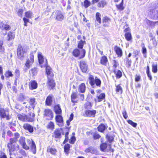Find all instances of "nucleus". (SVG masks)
<instances>
[{"label":"nucleus","instance_id":"7","mask_svg":"<svg viewBox=\"0 0 158 158\" xmlns=\"http://www.w3.org/2000/svg\"><path fill=\"white\" fill-rule=\"evenodd\" d=\"M44 116L46 119L51 120L53 117V114L51 110L49 109H45L44 111Z\"/></svg>","mask_w":158,"mask_h":158},{"label":"nucleus","instance_id":"58","mask_svg":"<svg viewBox=\"0 0 158 158\" xmlns=\"http://www.w3.org/2000/svg\"><path fill=\"white\" fill-rule=\"evenodd\" d=\"M139 51L137 50H134L133 51V56L134 57H136V56L138 54Z\"/></svg>","mask_w":158,"mask_h":158},{"label":"nucleus","instance_id":"32","mask_svg":"<svg viewBox=\"0 0 158 158\" xmlns=\"http://www.w3.org/2000/svg\"><path fill=\"white\" fill-rule=\"evenodd\" d=\"M107 61V58L106 56H103L102 57L101 59V63L102 64L105 65Z\"/></svg>","mask_w":158,"mask_h":158},{"label":"nucleus","instance_id":"3","mask_svg":"<svg viewBox=\"0 0 158 158\" xmlns=\"http://www.w3.org/2000/svg\"><path fill=\"white\" fill-rule=\"evenodd\" d=\"M27 51V49L23 48L21 44H19L17 50V55L19 59L21 60H23L24 58V54Z\"/></svg>","mask_w":158,"mask_h":158},{"label":"nucleus","instance_id":"51","mask_svg":"<svg viewBox=\"0 0 158 158\" xmlns=\"http://www.w3.org/2000/svg\"><path fill=\"white\" fill-rule=\"evenodd\" d=\"M142 52L143 54L144 57L145 58L146 57L147 50L146 48L144 47V46H143L142 47Z\"/></svg>","mask_w":158,"mask_h":158},{"label":"nucleus","instance_id":"39","mask_svg":"<svg viewBox=\"0 0 158 158\" xmlns=\"http://www.w3.org/2000/svg\"><path fill=\"white\" fill-rule=\"evenodd\" d=\"M85 43V41H83L82 40H80L78 43V47L79 48L83 49L84 44Z\"/></svg>","mask_w":158,"mask_h":158},{"label":"nucleus","instance_id":"55","mask_svg":"<svg viewBox=\"0 0 158 158\" xmlns=\"http://www.w3.org/2000/svg\"><path fill=\"white\" fill-rule=\"evenodd\" d=\"M3 44V41H0V52H3L4 50V48L2 46Z\"/></svg>","mask_w":158,"mask_h":158},{"label":"nucleus","instance_id":"44","mask_svg":"<svg viewBox=\"0 0 158 158\" xmlns=\"http://www.w3.org/2000/svg\"><path fill=\"white\" fill-rule=\"evenodd\" d=\"M25 16L26 18H31L32 15V13L30 11H28L25 13Z\"/></svg>","mask_w":158,"mask_h":158},{"label":"nucleus","instance_id":"16","mask_svg":"<svg viewBox=\"0 0 158 158\" xmlns=\"http://www.w3.org/2000/svg\"><path fill=\"white\" fill-rule=\"evenodd\" d=\"M56 120L59 126L62 127L63 126V121L62 116L60 115H56Z\"/></svg>","mask_w":158,"mask_h":158},{"label":"nucleus","instance_id":"52","mask_svg":"<svg viewBox=\"0 0 158 158\" xmlns=\"http://www.w3.org/2000/svg\"><path fill=\"white\" fill-rule=\"evenodd\" d=\"M91 107V103L90 102H87L85 104V109H90Z\"/></svg>","mask_w":158,"mask_h":158},{"label":"nucleus","instance_id":"60","mask_svg":"<svg viewBox=\"0 0 158 158\" xmlns=\"http://www.w3.org/2000/svg\"><path fill=\"white\" fill-rule=\"evenodd\" d=\"M31 61L34 62V55L33 53H31L30 55V59H29Z\"/></svg>","mask_w":158,"mask_h":158},{"label":"nucleus","instance_id":"11","mask_svg":"<svg viewBox=\"0 0 158 158\" xmlns=\"http://www.w3.org/2000/svg\"><path fill=\"white\" fill-rule=\"evenodd\" d=\"M80 67L82 71L85 73L88 69V65L84 61L80 62Z\"/></svg>","mask_w":158,"mask_h":158},{"label":"nucleus","instance_id":"38","mask_svg":"<svg viewBox=\"0 0 158 158\" xmlns=\"http://www.w3.org/2000/svg\"><path fill=\"white\" fill-rule=\"evenodd\" d=\"M101 14L99 12H97L96 14V20L97 22H98L99 23H101Z\"/></svg>","mask_w":158,"mask_h":158},{"label":"nucleus","instance_id":"15","mask_svg":"<svg viewBox=\"0 0 158 158\" xmlns=\"http://www.w3.org/2000/svg\"><path fill=\"white\" fill-rule=\"evenodd\" d=\"M27 143L31 144V150L34 154H35L36 152V147L35 142L32 140H27Z\"/></svg>","mask_w":158,"mask_h":158},{"label":"nucleus","instance_id":"62","mask_svg":"<svg viewBox=\"0 0 158 158\" xmlns=\"http://www.w3.org/2000/svg\"><path fill=\"white\" fill-rule=\"evenodd\" d=\"M140 79V76L138 75H136L135 77V81L136 82H137L139 81Z\"/></svg>","mask_w":158,"mask_h":158},{"label":"nucleus","instance_id":"57","mask_svg":"<svg viewBox=\"0 0 158 158\" xmlns=\"http://www.w3.org/2000/svg\"><path fill=\"white\" fill-rule=\"evenodd\" d=\"M23 20L24 21V25L25 26H27V23L28 22H29V19L26 18H23Z\"/></svg>","mask_w":158,"mask_h":158},{"label":"nucleus","instance_id":"1","mask_svg":"<svg viewBox=\"0 0 158 158\" xmlns=\"http://www.w3.org/2000/svg\"><path fill=\"white\" fill-rule=\"evenodd\" d=\"M107 140L105 143H102L100 146L101 150L104 152L111 151L113 152L114 150L111 148L110 143L114 141V139H106Z\"/></svg>","mask_w":158,"mask_h":158},{"label":"nucleus","instance_id":"25","mask_svg":"<svg viewBox=\"0 0 158 158\" xmlns=\"http://www.w3.org/2000/svg\"><path fill=\"white\" fill-rule=\"evenodd\" d=\"M77 93L73 92L71 96L72 102L73 103H76L77 102V100H76V99L77 98Z\"/></svg>","mask_w":158,"mask_h":158},{"label":"nucleus","instance_id":"63","mask_svg":"<svg viewBox=\"0 0 158 158\" xmlns=\"http://www.w3.org/2000/svg\"><path fill=\"white\" fill-rule=\"evenodd\" d=\"M114 64L113 65V67L114 69H115L117 66L118 65V63L115 60H114L113 61Z\"/></svg>","mask_w":158,"mask_h":158},{"label":"nucleus","instance_id":"14","mask_svg":"<svg viewBox=\"0 0 158 158\" xmlns=\"http://www.w3.org/2000/svg\"><path fill=\"white\" fill-rule=\"evenodd\" d=\"M56 19L57 21H61L64 19V16L62 12L60 11L57 10L55 12Z\"/></svg>","mask_w":158,"mask_h":158},{"label":"nucleus","instance_id":"54","mask_svg":"<svg viewBox=\"0 0 158 158\" xmlns=\"http://www.w3.org/2000/svg\"><path fill=\"white\" fill-rule=\"evenodd\" d=\"M122 76V73L120 70H118L116 73V77L117 78H119Z\"/></svg>","mask_w":158,"mask_h":158},{"label":"nucleus","instance_id":"36","mask_svg":"<svg viewBox=\"0 0 158 158\" xmlns=\"http://www.w3.org/2000/svg\"><path fill=\"white\" fill-rule=\"evenodd\" d=\"M48 85L51 87L52 89L55 86V83H54V81L52 79H49L48 77Z\"/></svg>","mask_w":158,"mask_h":158},{"label":"nucleus","instance_id":"47","mask_svg":"<svg viewBox=\"0 0 158 158\" xmlns=\"http://www.w3.org/2000/svg\"><path fill=\"white\" fill-rule=\"evenodd\" d=\"M128 123L134 127H135L137 126V124L136 123L133 122L131 120H128L127 121Z\"/></svg>","mask_w":158,"mask_h":158},{"label":"nucleus","instance_id":"12","mask_svg":"<svg viewBox=\"0 0 158 158\" xmlns=\"http://www.w3.org/2000/svg\"><path fill=\"white\" fill-rule=\"evenodd\" d=\"M38 85L35 80H31L29 82V86L31 90H33L36 89Z\"/></svg>","mask_w":158,"mask_h":158},{"label":"nucleus","instance_id":"6","mask_svg":"<svg viewBox=\"0 0 158 158\" xmlns=\"http://www.w3.org/2000/svg\"><path fill=\"white\" fill-rule=\"evenodd\" d=\"M28 101L29 105L25 106L26 108H28L30 110H34L35 107V106L37 104V102L35 101V99L33 98H30Z\"/></svg>","mask_w":158,"mask_h":158},{"label":"nucleus","instance_id":"13","mask_svg":"<svg viewBox=\"0 0 158 158\" xmlns=\"http://www.w3.org/2000/svg\"><path fill=\"white\" fill-rule=\"evenodd\" d=\"M23 128L26 130H27L29 132L32 133L34 131V127L27 123H25L23 124Z\"/></svg>","mask_w":158,"mask_h":158},{"label":"nucleus","instance_id":"5","mask_svg":"<svg viewBox=\"0 0 158 158\" xmlns=\"http://www.w3.org/2000/svg\"><path fill=\"white\" fill-rule=\"evenodd\" d=\"M0 116L2 118H6L7 120L10 119L9 109L7 108H0Z\"/></svg>","mask_w":158,"mask_h":158},{"label":"nucleus","instance_id":"34","mask_svg":"<svg viewBox=\"0 0 158 158\" xmlns=\"http://www.w3.org/2000/svg\"><path fill=\"white\" fill-rule=\"evenodd\" d=\"M105 94L104 93L101 94L99 96H98V101L100 102L105 99Z\"/></svg>","mask_w":158,"mask_h":158},{"label":"nucleus","instance_id":"43","mask_svg":"<svg viewBox=\"0 0 158 158\" xmlns=\"http://www.w3.org/2000/svg\"><path fill=\"white\" fill-rule=\"evenodd\" d=\"M123 0H122L121 2L118 5L116 6L117 7L121 10H123L124 9L123 6Z\"/></svg>","mask_w":158,"mask_h":158},{"label":"nucleus","instance_id":"30","mask_svg":"<svg viewBox=\"0 0 158 158\" xmlns=\"http://www.w3.org/2000/svg\"><path fill=\"white\" fill-rule=\"evenodd\" d=\"M125 37L126 39L128 41H132V37L131 33L129 32H126L125 34Z\"/></svg>","mask_w":158,"mask_h":158},{"label":"nucleus","instance_id":"61","mask_svg":"<svg viewBox=\"0 0 158 158\" xmlns=\"http://www.w3.org/2000/svg\"><path fill=\"white\" fill-rule=\"evenodd\" d=\"M0 158H7L6 156L4 153L1 152H0Z\"/></svg>","mask_w":158,"mask_h":158},{"label":"nucleus","instance_id":"37","mask_svg":"<svg viewBox=\"0 0 158 158\" xmlns=\"http://www.w3.org/2000/svg\"><path fill=\"white\" fill-rule=\"evenodd\" d=\"M33 62L31 61L29 59H28L25 64V66L27 68V69H29L30 68V66Z\"/></svg>","mask_w":158,"mask_h":158},{"label":"nucleus","instance_id":"2","mask_svg":"<svg viewBox=\"0 0 158 158\" xmlns=\"http://www.w3.org/2000/svg\"><path fill=\"white\" fill-rule=\"evenodd\" d=\"M89 82L91 86L95 88L96 86L100 87L101 84V80L97 77H94L92 75H90L89 77Z\"/></svg>","mask_w":158,"mask_h":158},{"label":"nucleus","instance_id":"46","mask_svg":"<svg viewBox=\"0 0 158 158\" xmlns=\"http://www.w3.org/2000/svg\"><path fill=\"white\" fill-rule=\"evenodd\" d=\"M6 77H12L13 75L12 72L10 71H6L5 74Z\"/></svg>","mask_w":158,"mask_h":158},{"label":"nucleus","instance_id":"4","mask_svg":"<svg viewBox=\"0 0 158 158\" xmlns=\"http://www.w3.org/2000/svg\"><path fill=\"white\" fill-rule=\"evenodd\" d=\"M86 51L85 49H82L80 51L77 48L74 49L73 52V55L75 57H79L80 59L83 58L85 54Z\"/></svg>","mask_w":158,"mask_h":158},{"label":"nucleus","instance_id":"23","mask_svg":"<svg viewBox=\"0 0 158 158\" xmlns=\"http://www.w3.org/2000/svg\"><path fill=\"white\" fill-rule=\"evenodd\" d=\"M107 127L103 124H101L98 127V131L100 132H103L107 128Z\"/></svg>","mask_w":158,"mask_h":158},{"label":"nucleus","instance_id":"27","mask_svg":"<svg viewBox=\"0 0 158 158\" xmlns=\"http://www.w3.org/2000/svg\"><path fill=\"white\" fill-rule=\"evenodd\" d=\"M0 28L2 30H10V27L8 24L1 23L0 26Z\"/></svg>","mask_w":158,"mask_h":158},{"label":"nucleus","instance_id":"53","mask_svg":"<svg viewBox=\"0 0 158 158\" xmlns=\"http://www.w3.org/2000/svg\"><path fill=\"white\" fill-rule=\"evenodd\" d=\"M23 9H19L17 11V14L18 15L21 17H22V15L23 13Z\"/></svg>","mask_w":158,"mask_h":158},{"label":"nucleus","instance_id":"45","mask_svg":"<svg viewBox=\"0 0 158 158\" xmlns=\"http://www.w3.org/2000/svg\"><path fill=\"white\" fill-rule=\"evenodd\" d=\"M125 61H126V63L127 64L128 67H130L131 66V59L128 57H126L125 59Z\"/></svg>","mask_w":158,"mask_h":158},{"label":"nucleus","instance_id":"21","mask_svg":"<svg viewBox=\"0 0 158 158\" xmlns=\"http://www.w3.org/2000/svg\"><path fill=\"white\" fill-rule=\"evenodd\" d=\"M19 142L24 149L26 150H28L29 149V147L25 143V139H20L19 140Z\"/></svg>","mask_w":158,"mask_h":158},{"label":"nucleus","instance_id":"59","mask_svg":"<svg viewBox=\"0 0 158 158\" xmlns=\"http://www.w3.org/2000/svg\"><path fill=\"white\" fill-rule=\"evenodd\" d=\"M19 152L24 156H26V153L25 151L21 149L19 151Z\"/></svg>","mask_w":158,"mask_h":158},{"label":"nucleus","instance_id":"64","mask_svg":"<svg viewBox=\"0 0 158 158\" xmlns=\"http://www.w3.org/2000/svg\"><path fill=\"white\" fill-rule=\"evenodd\" d=\"M109 20L110 19L109 18H108L107 17H105L104 18L102 21L103 23H106L108 22Z\"/></svg>","mask_w":158,"mask_h":158},{"label":"nucleus","instance_id":"17","mask_svg":"<svg viewBox=\"0 0 158 158\" xmlns=\"http://www.w3.org/2000/svg\"><path fill=\"white\" fill-rule=\"evenodd\" d=\"M62 132V130L61 128H59L56 129L54 131V134L55 135V138H60Z\"/></svg>","mask_w":158,"mask_h":158},{"label":"nucleus","instance_id":"28","mask_svg":"<svg viewBox=\"0 0 158 158\" xmlns=\"http://www.w3.org/2000/svg\"><path fill=\"white\" fill-rule=\"evenodd\" d=\"M54 111L56 114H60L61 113V110L59 105L55 106L54 108Z\"/></svg>","mask_w":158,"mask_h":158},{"label":"nucleus","instance_id":"50","mask_svg":"<svg viewBox=\"0 0 158 158\" xmlns=\"http://www.w3.org/2000/svg\"><path fill=\"white\" fill-rule=\"evenodd\" d=\"M17 117L19 120L23 121H25V115L23 116L20 114H19L17 115Z\"/></svg>","mask_w":158,"mask_h":158},{"label":"nucleus","instance_id":"8","mask_svg":"<svg viewBox=\"0 0 158 158\" xmlns=\"http://www.w3.org/2000/svg\"><path fill=\"white\" fill-rule=\"evenodd\" d=\"M17 140V139H10V142L8 144V147L10 150H14L15 147L18 146L16 143Z\"/></svg>","mask_w":158,"mask_h":158},{"label":"nucleus","instance_id":"29","mask_svg":"<svg viewBox=\"0 0 158 158\" xmlns=\"http://www.w3.org/2000/svg\"><path fill=\"white\" fill-rule=\"evenodd\" d=\"M25 100L28 101V98L23 95L22 94H20L18 98V100L20 101L23 102Z\"/></svg>","mask_w":158,"mask_h":158},{"label":"nucleus","instance_id":"10","mask_svg":"<svg viewBox=\"0 0 158 158\" xmlns=\"http://www.w3.org/2000/svg\"><path fill=\"white\" fill-rule=\"evenodd\" d=\"M85 113L87 117H94L96 113V111L93 110H87L85 111Z\"/></svg>","mask_w":158,"mask_h":158},{"label":"nucleus","instance_id":"48","mask_svg":"<svg viewBox=\"0 0 158 158\" xmlns=\"http://www.w3.org/2000/svg\"><path fill=\"white\" fill-rule=\"evenodd\" d=\"M84 6L85 8H88L89 6L90 5V2L88 0H85L84 2Z\"/></svg>","mask_w":158,"mask_h":158},{"label":"nucleus","instance_id":"33","mask_svg":"<svg viewBox=\"0 0 158 158\" xmlns=\"http://www.w3.org/2000/svg\"><path fill=\"white\" fill-rule=\"evenodd\" d=\"M15 37V35L13 33L11 32V31H9L7 35V40L8 41H9L10 40H12L13 39H14Z\"/></svg>","mask_w":158,"mask_h":158},{"label":"nucleus","instance_id":"35","mask_svg":"<svg viewBox=\"0 0 158 158\" xmlns=\"http://www.w3.org/2000/svg\"><path fill=\"white\" fill-rule=\"evenodd\" d=\"M70 145L69 144H66L64 146V151L67 155L69 154V152L70 150Z\"/></svg>","mask_w":158,"mask_h":158},{"label":"nucleus","instance_id":"56","mask_svg":"<svg viewBox=\"0 0 158 158\" xmlns=\"http://www.w3.org/2000/svg\"><path fill=\"white\" fill-rule=\"evenodd\" d=\"M94 138H99L101 137L100 135L97 132H95L93 134Z\"/></svg>","mask_w":158,"mask_h":158},{"label":"nucleus","instance_id":"49","mask_svg":"<svg viewBox=\"0 0 158 158\" xmlns=\"http://www.w3.org/2000/svg\"><path fill=\"white\" fill-rule=\"evenodd\" d=\"M20 75V71L18 69H16L15 71V78H19Z\"/></svg>","mask_w":158,"mask_h":158},{"label":"nucleus","instance_id":"40","mask_svg":"<svg viewBox=\"0 0 158 158\" xmlns=\"http://www.w3.org/2000/svg\"><path fill=\"white\" fill-rule=\"evenodd\" d=\"M116 92L119 94H121L123 92L122 88L119 85L116 86Z\"/></svg>","mask_w":158,"mask_h":158},{"label":"nucleus","instance_id":"22","mask_svg":"<svg viewBox=\"0 0 158 158\" xmlns=\"http://www.w3.org/2000/svg\"><path fill=\"white\" fill-rule=\"evenodd\" d=\"M86 86L84 83H82L79 86L78 88V91L82 93H84L85 90Z\"/></svg>","mask_w":158,"mask_h":158},{"label":"nucleus","instance_id":"31","mask_svg":"<svg viewBox=\"0 0 158 158\" xmlns=\"http://www.w3.org/2000/svg\"><path fill=\"white\" fill-rule=\"evenodd\" d=\"M54 124L53 122L50 121L46 126L47 128L52 130L54 129Z\"/></svg>","mask_w":158,"mask_h":158},{"label":"nucleus","instance_id":"41","mask_svg":"<svg viewBox=\"0 0 158 158\" xmlns=\"http://www.w3.org/2000/svg\"><path fill=\"white\" fill-rule=\"evenodd\" d=\"M47 152L50 153L51 154L54 155L56 154V151L54 148H49L47 149Z\"/></svg>","mask_w":158,"mask_h":158},{"label":"nucleus","instance_id":"42","mask_svg":"<svg viewBox=\"0 0 158 158\" xmlns=\"http://www.w3.org/2000/svg\"><path fill=\"white\" fill-rule=\"evenodd\" d=\"M152 71L154 73H156L157 71V67L156 64H152Z\"/></svg>","mask_w":158,"mask_h":158},{"label":"nucleus","instance_id":"26","mask_svg":"<svg viewBox=\"0 0 158 158\" xmlns=\"http://www.w3.org/2000/svg\"><path fill=\"white\" fill-rule=\"evenodd\" d=\"M106 2L104 0H101L97 4V6L99 8H103L106 5Z\"/></svg>","mask_w":158,"mask_h":158},{"label":"nucleus","instance_id":"18","mask_svg":"<svg viewBox=\"0 0 158 158\" xmlns=\"http://www.w3.org/2000/svg\"><path fill=\"white\" fill-rule=\"evenodd\" d=\"M45 62L44 63V66L43 67H46V71L47 74L49 76L51 74L52 72L51 71V69L48 66H47L48 65V62L47 59H46L45 60Z\"/></svg>","mask_w":158,"mask_h":158},{"label":"nucleus","instance_id":"24","mask_svg":"<svg viewBox=\"0 0 158 158\" xmlns=\"http://www.w3.org/2000/svg\"><path fill=\"white\" fill-rule=\"evenodd\" d=\"M116 54L118 56H122L123 52L122 49L119 47L116 46L114 48Z\"/></svg>","mask_w":158,"mask_h":158},{"label":"nucleus","instance_id":"19","mask_svg":"<svg viewBox=\"0 0 158 158\" xmlns=\"http://www.w3.org/2000/svg\"><path fill=\"white\" fill-rule=\"evenodd\" d=\"M53 96L52 95H49L48 96L45 102L46 104L48 106H50L52 102V98Z\"/></svg>","mask_w":158,"mask_h":158},{"label":"nucleus","instance_id":"20","mask_svg":"<svg viewBox=\"0 0 158 158\" xmlns=\"http://www.w3.org/2000/svg\"><path fill=\"white\" fill-rule=\"evenodd\" d=\"M38 57L39 62L40 64H42L44 63H44L45 62V61H44V58L43 56L42 55V53L40 52H38ZM46 59H45V60Z\"/></svg>","mask_w":158,"mask_h":158},{"label":"nucleus","instance_id":"9","mask_svg":"<svg viewBox=\"0 0 158 158\" xmlns=\"http://www.w3.org/2000/svg\"><path fill=\"white\" fill-rule=\"evenodd\" d=\"M35 116L34 114L32 112L29 113L27 115H25V121L32 122L34 120V118Z\"/></svg>","mask_w":158,"mask_h":158}]
</instances>
